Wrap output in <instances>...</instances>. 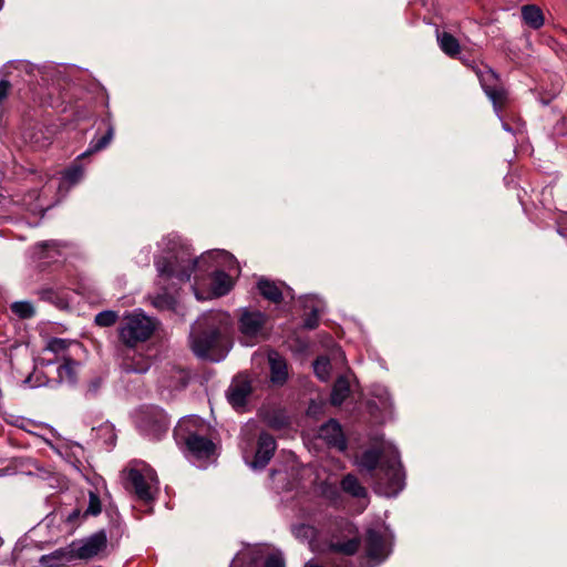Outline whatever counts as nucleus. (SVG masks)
Instances as JSON below:
<instances>
[{"label":"nucleus","instance_id":"39448f33","mask_svg":"<svg viewBox=\"0 0 567 567\" xmlns=\"http://www.w3.org/2000/svg\"><path fill=\"white\" fill-rule=\"evenodd\" d=\"M375 493L385 497H395L405 486V473L399 455L384 458L371 477Z\"/></svg>","mask_w":567,"mask_h":567},{"label":"nucleus","instance_id":"4be33fe9","mask_svg":"<svg viewBox=\"0 0 567 567\" xmlns=\"http://www.w3.org/2000/svg\"><path fill=\"white\" fill-rule=\"evenodd\" d=\"M340 488L343 493L357 499H368V491L359 478L352 474H346L340 481Z\"/></svg>","mask_w":567,"mask_h":567},{"label":"nucleus","instance_id":"4c0bfd02","mask_svg":"<svg viewBox=\"0 0 567 567\" xmlns=\"http://www.w3.org/2000/svg\"><path fill=\"white\" fill-rule=\"evenodd\" d=\"M38 295L43 301H48L54 305H60L62 302V298L59 296V292L51 287L41 288L38 291Z\"/></svg>","mask_w":567,"mask_h":567},{"label":"nucleus","instance_id":"a19ab883","mask_svg":"<svg viewBox=\"0 0 567 567\" xmlns=\"http://www.w3.org/2000/svg\"><path fill=\"white\" fill-rule=\"evenodd\" d=\"M81 516V511L79 508L73 509L69 515L66 520L69 523H75L78 518Z\"/></svg>","mask_w":567,"mask_h":567},{"label":"nucleus","instance_id":"58836bf2","mask_svg":"<svg viewBox=\"0 0 567 567\" xmlns=\"http://www.w3.org/2000/svg\"><path fill=\"white\" fill-rule=\"evenodd\" d=\"M4 421L6 423L22 430H25L27 426L30 424L29 419L13 414H7L4 416Z\"/></svg>","mask_w":567,"mask_h":567},{"label":"nucleus","instance_id":"9b49d317","mask_svg":"<svg viewBox=\"0 0 567 567\" xmlns=\"http://www.w3.org/2000/svg\"><path fill=\"white\" fill-rule=\"evenodd\" d=\"M267 316L259 310L244 309L238 320L241 342L246 346L257 343L264 334Z\"/></svg>","mask_w":567,"mask_h":567},{"label":"nucleus","instance_id":"473e14b6","mask_svg":"<svg viewBox=\"0 0 567 567\" xmlns=\"http://www.w3.org/2000/svg\"><path fill=\"white\" fill-rule=\"evenodd\" d=\"M27 382L32 386H51L53 388L52 378L49 377V372L34 369V371L28 377Z\"/></svg>","mask_w":567,"mask_h":567},{"label":"nucleus","instance_id":"f257e3e1","mask_svg":"<svg viewBox=\"0 0 567 567\" xmlns=\"http://www.w3.org/2000/svg\"><path fill=\"white\" fill-rule=\"evenodd\" d=\"M230 317L223 311L204 315L190 333V348L202 359L219 362L229 351Z\"/></svg>","mask_w":567,"mask_h":567},{"label":"nucleus","instance_id":"aec40b11","mask_svg":"<svg viewBox=\"0 0 567 567\" xmlns=\"http://www.w3.org/2000/svg\"><path fill=\"white\" fill-rule=\"evenodd\" d=\"M73 561L75 559L70 544L50 554L42 555L39 559V563L44 567H68Z\"/></svg>","mask_w":567,"mask_h":567},{"label":"nucleus","instance_id":"c85d7f7f","mask_svg":"<svg viewBox=\"0 0 567 567\" xmlns=\"http://www.w3.org/2000/svg\"><path fill=\"white\" fill-rule=\"evenodd\" d=\"M360 548V539L358 537H353L343 542H330L328 545V549L331 553L343 554L347 556L354 555Z\"/></svg>","mask_w":567,"mask_h":567},{"label":"nucleus","instance_id":"2eb2a0df","mask_svg":"<svg viewBox=\"0 0 567 567\" xmlns=\"http://www.w3.org/2000/svg\"><path fill=\"white\" fill-rule=\"evenodd\" d=\"M121 355L120 368L124 373H138L144 374L151 368V360L148 357L137 353L134 348H126L118 352Z\"/></svg>","mask_w":567,"mask_h":567},{"label":"nucleus","instance_id":"7ed1b4c3","mask_svg":"<svg viewBox=\"0 0 567 567\" xmlns=\"http://www.w3.org/2000/svg\"><path fill=\"white\" fill-rule=\"evenodd\" d=\"M205 431V422L196 415H188L178 421L174 429V440L187 458L207 461L215 455L216 444Z\"/></svg>","mask_w":567,"mask_h":567},{"label":"nucleus","instance_id":"7c9ffc66","mask_svg":"<svg viewBox=\"0 0 567 567\" xmlns=\"http://www.w3.org/2000/svg\"><path fill=\"white\" fill-rule=\"evenodd\" d=\"M321 495L332 505L337 506L341 503V488L336 483L323 482L320 486Z\"/></svg>","mask_w":567,"mask_h":567},{"label":"nucleus","instance_id":"2f4dec72","mask_svg":"<svg viewBox=\"0 0 567 567\" xmlns=\"http://www.w3.org/2000/svg\"><path fill=\"white\" fill-rule=\"evenodd\" d=\"M10 310L19 319H30L35 315L33 305L25 300L12 302Z\"/></svg>","mask_w":567,"mask_h":567},{"label":"nucleus","instance_id":"1a4fd4ad","mask_svg":"<svg viewBox=\"0 0 567 567\" xmlns=\"http://www.w3.org/2000/svg\"><path fill=\"white\" fill-rule=\"evenodd\" d=\"M138 432L151 441H159L169 429V419L166 412L156 405L142 406L135 416Z\"/></svg>","mask_w":567,"mask_h":567},{"label":"nucleus","instance_id":"f3484780","mask_svg":"<svg viewBox=\"0 0 567 567\" xmlns=\"http://www.w3.org/2000/svg\"><path fill=\"white\" fill-rule=\"evenodd\" d=\"M365 554L367 557L377 563L383 561L389 553L385 540L381 532L370 528L365 533Z\"/></svg>","mask_w":567,"mask_h":567},{"label":"nucleus","instance_id":"dca6fc26","mask_svg":"<svg viewBox=\"0 0 567 567\" xmlns=\"http://www.w3.org/2000/svg\"><path fill=\"white\" fill-rule=\"evenodd\" d=\"M319 437L323 440L330 449H336L339 452H344L348 447L342 427L334 419H330L320 426Z\"/></svg>","mask_w":567,"mask_h":567},{"label":"nucleus","instance_id":"cd10ccee","mask_svg":"<svg viewBox=\"0 0 567 567\" xmlns=\"http://www.w3.org/2000/svg\"><path fill=\"white\" fill-rule=\"evenodd\" d=\"M233 288L231 277L224 270H216L212 276V290L218 296L227 295Z\"/></svg>","mask_w":567,"mask_h":567},{"label":"nucleus","instance_id":"c03bdc74","mask_svg":"<svg viewBox=\"0 0 567 567\" xmlns=\"http://www.w3.org/2000/svg\"><path fill=\"white\" fill-rule=\"evenodd\" d=\"M3 545V539L0 537V547Z\"/></svg>","mask_w":567,"mask_h":567},{"label":"nucleus","instance_id":"0eeeda50","mask_svg":"<svg viewBox=\"0 0 567 567\" xmlns=\"http://www.w3.org/2000/svg\"><path fill=\"white\" fill-rule=\"evenodd\" d=\"M477 76L481 87L493 104L495 113L501 116L509 101L508 89L503 83L499 74L486 64H468Z\"/></svg>","mask_w":567,"mask_h":567},{"label":"nucleus","instance_id":"4468645a","mask_svg":"<svg viewBox=\"0 0 567 567\" xmlns=\"http://www.w3.org/2000/svg\"><path fill=\"white\" fill-rule=\"evenodd\" d=\"M277 449L275 437L268 432H261L257 440V450L249 464L254 470H264L272 458Z\"/></svg>","mask_w":567,"mask_h":567},{"label":"nucleus","instance_id":"9d476101","mask_svg":"<svg viewBox=\"0 0 567 567\" xmlns=\"http://www.w3.org/2000/svg\"><path fill=\"white\" fill-rule=\"evenodd\" d=\"M229 567H285L280 553H268L264 547H251L238 553Z\"/></svg>","mask_w":567,"mask_h":567},{"label":"nucleus","instance_id":"20e7f679","mask_svg":"<svg viewBox=\"0 0 567 567\" xmlns=\"http://www.w3.org/2000/svg\"><path fill=\"white\" fill-rule=\"evenodd\" d=\"M125 489L137 501L151 504L156 499L159 481L156 472L146 463L133 461L122 472Z\"/></svg>","mask_w":567,"mask_h":567},{"label":"nucleus","instance_id":"72a5a7b5","mask_svg":"<svg viewBox=\"0 0 567 567\" xmlns=\"http://www.w3.org/2000/svg\"><path fill=\"white\" fill-rule=\"evenodd\" d=\"M118 313L114 310H103L94 318V323L99 327L109 328L116 323Z\"/></svg>","mask_w":567,"mask_h":567},{"label":"nucleus","instance_id":"393cba45","mask_svg":"<svg viewBox=\"0 0 567 567\" xmlns=\"http://www.w3.org/2000/svg\"><path fill=\"white\" fill-rule=\"evenodd\" d=\"M350 394V383L343 375L338 377L332 385L330 393V403L333 406H340Z\"/></svg>","mask_w":567,"mask_h":567},{"label":"nucleus","instance_id":"ddd939ff","mask_svg":"<svg viewBox=\"0 0 567 567\" xmlns=\"http://www.w3.org/2000/svg\"><path fill=\"white\" fill-rule=\"evenodd\" d=\"M188 381L189 375L184 369L167 364L162 369L157 379V384L162 391L172 393L174 391L185 389Z\"/></svg>","mask_w":567,"mask_h":567},{"label":"nucleus","instance_id":"412c9836","mask_svg":"<svg viewBox=\"0 0 567 567\" xmlns=\"http://www.w3.org/2000/svg\"><path fill=\"white\" fill-rule=\"evenodd\" d=\"M78 363L70 357L63 358V363L55 368L56 377L52 378L53 386L66 383L74 385L76 383V368Z\"/></svg>","mask_w":567,"mask_h":567},{"label":"nucleus","instance_id":"e433bc0d","mask_svg":"<svg viewBox=\"0 0 567 567\" xmlns=\"http://www.w3.org/2000/svg\"><path fill=\"white\" fill-rule=\"evenodd\" d=\"M73 342L68 339L52 338L49 340L47 350L54 354H63Z\"/></svg>","mask_w":567,"mask_h":567},{"label":"nucleus","instance_id":"a878e982","mask_svg":"<svg viewBox=\"0 0 567 567\" xmlns=\"http://www.w3.org/2000/svg\"><path fill=\"white\" fill-rule=\"evenodd\" d=\"M381 451L378 449H369L365 450L359 461V466L365 470L370 476L372 477L373 474L378 471L381 462Z\"/></svg>","mask_w":567,"mask_h":567},{"label":"nucleus","instance_id":"423d86ee","mask_svg":"<svg viewBox=\"0 0 567 567\" xmlns=\"http://www.w3.org/2000/svg\"><path fill=\"white\" fill-rule=\"evenodd\" d=\"M156 329L153 318L142 310H135L123 317L118 326V339L125 348H135L138 343L147 341Z\"/></svg>","mask_w":567,"mask_h":567},{"label":"nucleus","instance_id":"b1692460","mask_svg":"<svg viewBox=\"0 0 567 567\" xmlns=\"http://www.w3.org/2000/svg\"><path fill=\"white\" fill-rule=\"evenodd\" d=\"M436 40L440 49L450 58H455L461 52V45L458 40L446 31H440L436 29Z\"/></svg>","mask_w":567,"mask_h":567},{"label":"nucleus","instance_id":"6e6552de","mask_svg":"<svg viewBox=\"0 0 567 567\" xmlns=\"http://www.w3.org/2000/svg\"><path fill=\"white\" fill-rule=\"evenodd\" d=\"M114 136V127L107 124L106 132L102 135H95L85 152L80 154L74 162L62 172L60 188H71L79 184L84 176V167L81 161L86 156L97 153L109 146Z\"/></svg>","mask_w":567,"mask_h":567},{"label":"nucleus","instance_id":"6ab92c4d","mask_svg":"<svg viewBox=\"0 0 567 567\" xmlns=\"http://www.w3.org/2000/svg\"><path fill=\"white\" fill-rule=\"evenodd\" d=\"M270 381L275 385H284L288 380V365L286 359L277 351L268 353Z\"/></svg>","mask_w":567,"mask_h":567},{"label":"nucleus","instance_id":"f8f14e48","mask_svg":"<svg viewBox=\"0 0 567 567\" xmlns=\"http://www.w3.org/2000/svg\"><path fill=\"white\" fill-rule=\"evenodd\" d=\"M107 544L106 534L101 530L86 539L72 542L73 556L75 560H86L99 555Z\"/></svg>","mask_w":567,"mask_h":567},{"label":"nucleus","instance_id":"37998d69","mask_svg":"<svg viewBox=\"0 0 567 567\" xmlns=\"http://www.w3.org/2000/svg\"><path fill=\"white\" fill-rule=\"evenodd\" d=\"M52 365H53V363H52V362H49V363L47 364V368H51Z\"/></svg>","mask_w":567,"mask_h":567},{"label":"nucleus","instance_id":"5701e85b","mask_svg":"<svg viewBox=\"0 0 567 567\" xmlns=\"http://www.w3.org/2000/svg\"><path fill=\"white\" fill-rule=\"evenodd\" d=\"M257 289L264 299L275 305L284 300V293L279 284L268 278H260L257 281Z\"/></svg>","mask_w":567,"mask_h":567},{"label":"nucleus","instance_id":"c9c22d12","mask_svg":"<svg viewBox=\"0 0 567 567\" xmlns=\"http://www.w3.org/2000/svg\"><path fill=\"white\" fill-rule=\"evenodd\" d=\"M330 369V361L327 358L320 357L313 362L315 373L321 381H326L329 378Z\"/></svg>","mask_w":567,"mask_h":567},{"label":"nucleus","instance_id":"ea45409f","mask_svg":"<svg viewBox=\"0 0 567 567\" xmlns=\"http://www.w3.org/2000/svg\"><path fill=\"white\" fill-rule=\"evenodd\" d=\"M319 324V315L317 310H312L303 321V326L308 329H315Z\"/></svg>","mask_w":567,"mask_h":567},{"label":"nucleus","instance_id":"f704fd0d","mask_svg":"<svg viewBox=\"0 0 567 567\" xmlns=\"http://www.w3.org/2000/svg\"><path fill=\"white\" fill-rule=\"evenodd\" d=\"M102 511V504L97 493L89 492V505L83 513V517L97 516Z\"/></svg>","mask_w":567,"mask_h":567},{"label":"nucleus","instance_id":"c756f323","mask_svg":"<svg viewBox=\"0 0 567 567\" xmlns=\"http://www.w3.org/2000/svg\"><path fill=\"white\" fill-rule=\"evenodd\" d=\"M291 533L297 539L308 543H312L318 536L317 528L305 523L292 525Z\"/></svg>","mask_w":567,"mask_h":567},{"label":"nucleus","instance_id":"f03ea898","mask_svg":"<svg viewBox=\"0 0 567 567\" xmlns=\"http://www.w3.org/2000/svg\"><path fill=\"white\" fill-rule=\"evenodd\" d=\"M164 240L167 256L157 257L154 261L158 277L164 280L176 279L178 282H186L202 264L215 255L226 254L225 250H213L197 258L179 237L167 236Z\"/></svg>","mask_w":567,"mask_h":567},{"label":"nucleus","instance_id":"79ce46f5","mask_svg":"<svg viewBox=\"0 0 567 567\" xmlns=\"http://www.w3.org/2000/svg\"><path fill=\"white\" fill-rule=\"evenodd\" d=\"M52 245H53L52 243H42V244H40L39 246H40L41 248H47V247L52 246Z\"/></svg>","mask_w":567,"mask_h":567},{"label":"nucleus","instance_id":"bb28decb","mask_svg":"<svg viewBox=\"0 0 567 567\" xmlns=\"http://www.w3.org/2000/svg\"><path fill=\"white\" fill-rule=\"evenodd\" d=\"M522 17L524 22L534 30L544 25V13L539 7L529 3L522 8Z\"/></svg>","mask_w":567,"mask_h":567},{"label":"nucleus","instance_id":"a211bd4d","mask_svg":"<svg viewBox=\"0 0 567 567\" xmlns=\"http://www.w3.org/2000/svg\"><path fill=\"white\" fill-rule=\"evenodd\" d=\"M251 393L250 381L246 378H236L230 383L227 390L228 402L234 408L244 406L247 402L248 396Z\"/></svg>","mask_w":567,"mask_h":567},{"label":"nucleus","instance_id":"a18cd8bd","mask_svg":"<svg viewBox=\"0 0 567 567\" xmlns=\"http://www.w3.org/2000/svg\"><path fill=\"white\" fill-rule=\"evenodd\" d=\"M2 4H3V2H0V10L2 9Z\"/></svg>","mask_w":567,"mask_h":567}]
</instances>
